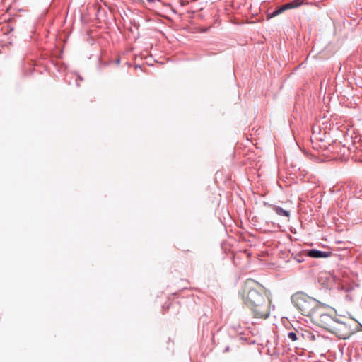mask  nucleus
I'll return each mask as SVG.
<instances>
[{"label":"nucleus","mask_w":362,"mask_h":362,"mask_svg":"<svg viewBox=\"0 0 362 362\" xmlns=\"http://www.w3.org/2000/svg\"><path fill=\"white\" fill-rule=\"evenodd\" d=\"M254 282L252 280H248L246 282L243 299L245 305L251 310L255 317L266 319L270 314L271 301L265 294L250 287V284Z\"/></svg>","instance_id":"1"},{"label":"nucleus","mask_w":362,"mask_h":362,"mask_svg":"<svg viewBox=\"0 0 362 362\" xmlns=\"http://www.w3.org/2000/svg\"><path fill=\"white\" fill-rule=\"evenodd\" d=\"M291 302L299 312L305 316H313L317 301L303 292H297L292 295Z\"/></svg>","instance_id":"2"},{"label":"nucleus","mask_w":362,"mask_h":362,"mask_svg":"<svg viewBox=\"0 0 362 362\" xmlns=\"http://www.w3.org/2000/svg\"><path fill=\"white\" fill-rule=\"evenodd\" d=\"M331 332L335 333L339 337L346 339L350 334L351 329L346 322H341L339 320H334Z\"/></svg>","instance_id":"3"},{"label":"nucleus","mask_w":362,"mask_h":362,"mask_svg":"<svg viewBox=\"0 0 362 362\" xmlns=\"http://www.w3.org/2000/svg\"><path fill=\"white\" fill-rule=\"evenodd\" d=\"M313 315H314L313 317L319 326L329 330V332L332 328H334L333 324L335 319H334L331 315L326 313L318 314L316 312H315V314Z\"/></svg>","instance_id":"4"},{"label":"nucleus","mask_w":362,"mask_h":362,"mask_svg":"<svg viewBox=\"0 0 362 362\" xmlns=\"http://www.w3.org/2000/svg\"><path fill=\"white\" fill-rule=\"evenodd\" d=\"M305 1V0H293L288 3H286L282 6L276 8L275 9V11H274L271 13H268V18H271L275 17L288 9H293V8H298V7L300 6L301 5L304 4Z\"/></svg>","instance_id":"5"},{"label":"nucleus","mask_w":362,"mask_h":362,"mask_svg":"<svg viewBox=\"0 0 362 362\" xmlns=\"http://www.w3.org/2000/svg\"><path fill=\"white\" fill-rule=\"evenodd\" d=\"M298 335L300 337V339H304L308 341H313L316 339V337H319L318 334H315L310 329H301L299 330Z\"/></svg>","instance_id":"6"},{"label":"nucleus","mask_w":362,"mask_h":362,"mask_svg":"<svg viewBox=\"0 0 362 362\" xmlns=\"http://www.w3.org/2000/svg\"><path fill=\"white\" fill-rule=\"evenodd\" d=\"M307 255L312 258H327L332 255V252L311 249L307 251Z\"/></svg>","instance_id":"7"},{"label":"nucleus","mask_w":362,"mask_h":362,"mask_svg":"<svg viewBox=\"0 0 362 362\" xmlns=\"http://www.w3.org/2000/svg\"><path fill=\"white\" fill-rule=\"evenodd\" d=\"M272 209L279 216L286 217H289L290 216V212L287 210L284 209L281 206L274 205L272 206Z\"/></svg>","instance_id":"8"},{"label":"nucleus","mask_w":362,"mask_h":362,"mask_svg":"<svg viewBox=\"0 0 362 362\" xmlns=\"http://www.w3.org/2000/svg\"><path fill=\"white\" fill-rule=\"evenodd\" d=\"M298 333H299V330H297V329H295L294 331H291V332H288L287 337H288V338L291 341H295L296 340H299L300 339V337L298 335Z\"/></svg>","instance_id":"9"},{"label":"nucleus","mask_w":362,"mask_h":362,"mask_svg":"<svg viewBox=\"0 0 362 362\" xmlns=\"http://www.w3.org/2000/svg\"><path fill=\"white\" fill-rule=\"evenodd\" d=\"M337 146L340 148L341 157H346L349 151V148H346L345 146H341V144H338Z\"/></svg>","instance_id":"10"},{"label":"nucleus","mask_w":362,"mask_h":362,"mask_svg":"<svg viewBox=\"0 0 362 362\" xmlns=\"http://www.w3.org/2000/svg\"><path fill=\"white\" fill-rule=\"evenodd\" d=\"M119 61H120L119 59H117L115 60V63L119 64Z\"/></svg>","instance_id":"11"}]
</instances>
